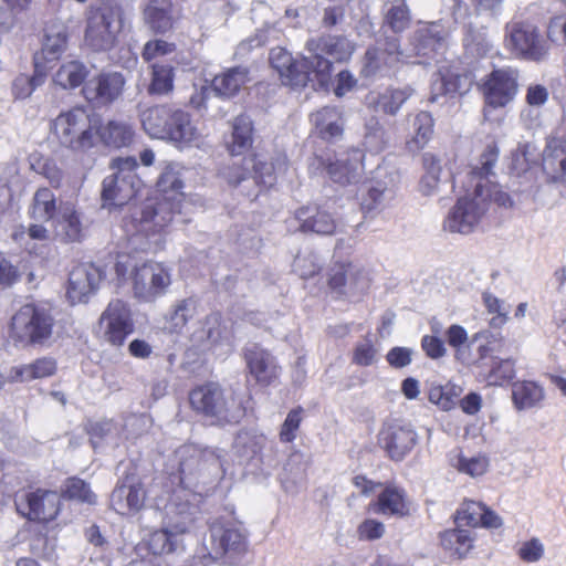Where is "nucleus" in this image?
I'll list each match as a JSON object with an SVG mask.
<instances>
[{
  "label": "nucleus",
  "mask_w": 566,
  "mask_h": 566,
  "mask_svg": "<svg viewBox=\"0 0 566 566\" xmlns=\"http://www.w3.org/2000/svg\"><path fill=\"white\" fill-rule=\"evenodd\" d=\"M499 148L495 143L489 144L481 154L479 164L472 169L471 179L474 182L472 191L460 197L448 213L443 228L453 233H471L485 216L490 203L511 207L512 200L501 186L492 182L489 176L499 158Z\"/></svg>",
  "instance_id": "nucleus-1"
},
{
  "label": "nucleus",
  "mask_w": 566,
  "mask_h": 566,
  "mask_svg": "<svg viewBox=\"0 0 566 566\" xmlns=\"http://www.w3.org/2000/svg\"><path fill=\"white\" fill-rule=\"evenodd\" d=\"M200 494L185 489L175 490L167 505V525L153 532L148 548L154 555L172 553L181 545V535L195 528L200 513Z\"/></svg>",
  "instance_id": "nucleus-2"
},
{
  "label": "nucleus",
  "mask_w": 566,
  "mask_h": 566,
  "mask_svg": "<svg viewBox=\"0 0 566 566\" xmlns=\"http://www.w3.org/2000/svg\"><path fill=\"white\" fill-rule=\"evenodd\" d=\"M178 210L179 202L168 197L145 203L124 223L130 243L142 251L160 250L165 242V229Z\"/></svg>",
  "instance_id": "nucleus-3"
},
{
  "label": "nucleus",
  "mask_w": 566,
  "mask_h": 566,
  "mask_svg": "<svg viewBox=\"0 0 566 566\" xmlns=\"http://www.w3.org/2000/svg\"><path fill=\"white\" fill-rule=\"evenodd\" d=\"M192 409L213 423L238 422L244 416V407L232 389L217 382H207L190 391Z\"/></svg>",
  "instance_id": "nucleus-4"
},
{
  "label": "nucleus",
  "mask_w": 566,
  "mask_h": 566,
  "mask_svg": "<svg viewBox=\"0 0 566 566\" xmlns=\"http://www.w3.org/2000/svg\"><path fill=\"white\" fill-rule=\"evenodd\" d=\"M113 174L102 184L103 207H119L136 197L143 181L136 174L138 167L135 157H117L109 164Z\"/></svg>",
  "instance_id": "nucleus-5"
},
{
  "label": "nucleus",
  "mask_w": 566,
  "mask_h": 566,
  "mask_svg": "<svg viewBox=\"0 0 566 566\" xmlns=\"http://www.w3.org/2000/svg\"><path fill=\"white\" fill-rule=\"evenodd\" d=\"M54 318L50 312L34 304H27L12 316L10 338L22 346L44 345L53 335Z\"/></svg>",
  "instance_id": "nucleus-6"
},
{
  "label": "nucleus",
  "mask_w": 566,
  "mask_h": 566,
  "mask_svg": "<svg viewBox=\"0 0 566 566\" xmlns=\"http://www.w3.org/2000/svg\"><path fill=\"white\" fill-rule=\"evenodd\" d=\"M54 139L71 150H85L94 146L95 129L86 111L74 107L60 113L50 125Z\"/></svg>",
  "instance_id": "nucleus-7"
},
{
  "label": "nucleus",
  "mask_w": 566,
  "mask_h": 566,
  "mask_svg": "<svg viewBox=\"0 0 566 566\" xmlns=\"http://www.w3.org/2000/svg\"><path fill=\"white\" fill-rule=\"evenodd\" d=\"M306 50L310 53L311 62H313L315 80L324 84L332 71L331 60L347 61L354 53L355 45L344 35L327 34L307 40Z\"/></svg>",
  "instance_id": "nucleus-8"
},
{
  "label": "nucleus",
  "mask_w": 566,
  "mask_h": 566,
  "mask_svg": "<svg viewBox=\"0 0 566 566\" xmlns=\"http://www.w3.org/2000/svg\"><path fill=\"white\" fill-rule=\"evenodd\" d=\"M505 45L515 57L531 62L546 61L551 52V44L539 29L524 21L506 25Z\"/></svg>",
  "instance_id": "nucleus-9"
},
{
  "label": "nucleus",
  "mask_w": 566,
  "mask_h": 566,
  "mask_svg": "<svg viewBox=\"0 0 566 566\" xmlns=\"http://www.w3.org/2000/svg\"><path fill=\"white\" fill-rule=\"evenodd\" d=\"M122 29V9L117 6L103 4L88 17L85 41L95 51H108L118 42Z\"/></svg>",
  "instance_id": "nucleus-10"
},
{
  "label": "nucleus",
  "mask_w": 566,
  "mask_h": 566,
  "mask_svg": "<svg viewBox=\"0 0 566 566\" xmlns=\"http://www.w3.org/2000/svg\"><path fill=\"white\" fill-rule=\"evenodd\" d=\"M520 71L517 67L505 65L494 69L481 84L484 97V116L489 108L505 107L514 101L518 93Z\"/></svg>",
  "instance_id": "nucleus-11"
},
{
  "label": "nucleus",
  "mask_w": 566,
  "mask_h": 566,
  "mask_svg": "<svg viewBox=\"0 0 566 566\" xmlns=\"http://www.w3.org/2000/svg\"><path fill=\"white\" fill-rule=\"evenodd\" d=\"M175 457L178 461L179 481L182 484L177 490L185 489L192 492L189 488L202 471L223 469L221 455L216 450H201L193 444H185L175 451Z\"/></svg>",
  "instance_id": "nucleus-12"
},
{
  "label": "nucleus",
  "mask_w": 566,
  "mask_h": 566,
  "mask_svg": "<svg viewBox=\"0 0 566 566\" xmlns=\"http://www.w3.org/2000/svg\"><path fill=\"white\" fill-rule=\"evenodd\" d=\"M98 329L106 343L122 346L135 329L129 305L122 300L111 301L99 316Z\"/></svg>",
  "instance_id": "nucleus-13"
},
{
  "label": "nucleus",
  "mask_w": 566,
  "mask_h": 566,
  "mask_svg": "<svg viewBox=\"0 0 566 566\" xmlns=\"http://www.w3.org/2000/svg\"><path fill=\"white\" fill-rule=\"evenodd\" d=\"M379 442L387 455L399 462L413 450L418 443V434L409 422L395 419L384 424Z\"/></svg>",
  "instance_id": "nucleus-14"
},
{
  "label": "nucleus",
  "mask_w": 566,
  "mask_h": 566,
  "mask_svg": "<svg viewBox=\"0 0 566 566\" xmlns=\"http://www.w3.org/2000/svg\"><path fill=\"white\" fill-rule=\"evenodd\" d=\"M170 283V273L161 263L147 262L133 270L134 293L140 300H155L166 292Z\"/></svg>",
  "instance_id": "nucleus-15"
},
{
  "label": "nucleus",
  "mask_w": 566,
  "mask_h": 566,
  "mask_svg": "<svg viewBox=\"0 0 566 566\" xmlns=\"http://www.w3.org/2000/svg\"><path fill=\"white\" fill-rule=\"evenodd\" d=\"M270 62L287 85L305 86L310 81H316L310 56L294 59L285 49L274 48L270 52Z\"/></svg>",
  "instance_id": "nucleus-16"
},
{
  "label": "nucleus",
  "mask_w": 566,
  "mask_h": 566,
  "mask_svg": "<svg viewBox=\"0 0 566 566\" xmlns=\"http://www.w3.org/2000/svg\"><path fill=\"white\" fill-rule=\"evenodd\" d=\"M284 159H277L276 166L272 161H268L261 155H255L243 159V167L233 165L227 172L229 184L238 186L241 181L251 175L253 181L264 187H271L275 181V174L284 169Z\"/></svg>",
  "instance_id": "nucleus-17"
},
{
  "label": "nucleus",
  "mask_w": 566,
  "mask_h": 566,
  "mask_svg": "<svg viewBox=\"0 0 566 566\" xmlns=\"http://www.w3.org/2000/svg\"><path fill=\"white\" fill-rule=\"evenodd\" d=\"M234 331L229 321L223 319L219 313L208 315L202 328L196 334L198 340H205V349L218 356L228 355L233 348Z\"/></svg>",
  "instance_id": "nucleus-18"
},
{
  "label": "nucleus",
  "mask_w": 566,
  "mask_h": 566,
  "mask_svg": "<svg viewBox=\"0 0 566 566\" xmlns=\"http://www.w3.org/2000/svg\"><path fill=\"white\" fill-rule=\"evenodd\" d=\"M19 513L31 521L49 522L60 511V497L56 492L36 490L20 495L15 500Z\"/></svg>",
  "instance_id": "nucleus-19"
},
{
  "label": "nucleus",
  "mask_w": 566,
  "mask_h": 566,
  "mask_svg": "<svg viewBox=\"0 0 566 566\" xmlns=\"http://www.w3.org/2000/svg\"><path fill=\"white\" fill-rule=\"evenodd\" d=\"M328 283L333 290L343 294L357 295L368 290L369 277L363 268L352 262L335 260Z\"/></svg>",
  "instance_id": "nucleus-20"
},
{
  "label": "nucleus",
  "mask_w": 566,
  "mask_h": 566,
  "mask_svg": "<svg viewBox=\"0 0 566 566\" xmlns=\"http://www.w3.org/2000/svg\"><path fill=\"white\" fill-rule=\"evenodd\" d=\"M124 85L125 78L120 73H102L84 84L83 94L88 102L105 106L122 95Z\"/></svg>",
  "instance_id": "nucleus-21"
},
{
  "label": "nucleus",
  "mask_w": 566,
  "mask_h": 566,
  "mask_svg": "<svg viewBox=\"0 0 566 566\" xmlns=\"http://www.w3.org/2000/svg\"><path fill=\"white\" fill-rule=\"evenodd\" d=\"M249 81L245 67H232L214 76L211 86H202L199 95H193L190 103L196 107L205 105V101L214 92L219 96L230 97L237 94Z\"/></svg>",
  "instance_id": "nucleus-22"
},
{
  "label": "nucleus",
  "mask_w": 566,
  "mask_h": 566,
  "mask_svg": "<svg viewBox=\"0 0 566 566\" xmlns=\"http://www.w3.org/2000/svg\"><path fill=\"white\" fill-rule=\"evenodd\" d=\"M102 281V272L93 264H81L75 266L69 276V286L66 296L72 304L86 302L88 296L93 294L99 282Z\"/></svg>",
  "instance_id": "nucleus-23"
},
{
  "label": "nucleus",
  "mask_w": 566,
  "mask_h": 566,
  "mask_svg": "<svg viewBox=\"0 0 566 566\" xmlns=\"http://www.w3.org/2000/svg\"><path fill=\"white\" fill-rule=\"evenodd\" d=\"M542 169L547 182L566 186V138L554 137L547 140Z\"/></svg>",
  "instance_id": "nucleus-24"
},
{
  "label": "nucleus",
  "mask_w": 566,
  "mask_h": 566,
  "mask_svg": "<svg viewBox=\"0 0 566 566\" xmlns=\"http://www.w3.org/2000/svg\"><path fill=\"white\" fill-rule=\"evenodd\" d=\"M211 551L216 555L239 554L245 549L241 531L230 522L216 521L210 526Z\"/></svg>",
  "instance_id": "nucleus-25"
},
{
  "label": "nucleus",
  "mask_w": 566,
  "mask_h": 566,
  "mask_svg": "<svg viewBox=\"0 0 566 566\" xmlns=\"http://www.w3.org/2000/svg\"><path fill=\"white\" fill-rule=\"evenodd\" d=\"M295 219L300 230L304 233L317 235H333L338 232V222L327 210L316 207H302L295 211Z\"/></svg>",
  "instance_id": "nucleus-26"
},
{
  "label": "nucleus",
  "mask_w": 566,
  "mask_h": 566,
  "mask_svg": "<svg viewBox=\"0 0 566 566\" xmlns=\"http://www.w3.org/2000/svg\"><path fill=\"white\" fill-rule=\"evenodd\" d=\"M369 510L385 516L405 517L411 512V502L402 488L387 485L369 504Z\"/></svg>",
  "instance_id": "nucleus-27"
},
{
  "label": "nucleus",
  "mask_w": 566,
  "mask_h": 566,
  "mask_svg": "<svg viewBox=\"0 0 566 566\" xmlns=\"http://www.w3.org/2000/svg\"><path fill=\"white\" fill-rule=\"evenodd\" d=\"M202 137L198 122H195L189 113L174 108L166 139L180 146H199Z\"/></svg>",
  "instance_id": "nucleus-28"
},
{
  "label": "nucleus",
  "mask_w": 566,
  "mask_h": 566,
  "mask_svg": "<svg viewBox=\"0 0 566 566\" xmlns=\"http://www.w3.org/2000/svg\"><path fill=\"white\" fill-rule=\"evenodd\" d=\"M146 499V493L139 482L126 479L118 484L111 495V505L118 514L128 515L138 512Z\"/></svg>",
  "instance_id": "nucleus-29"
},
{
  "label": "nucleus",
  "mask_w": 566,
  "mask_h": 566,
  "mask_svg": "<svg viewBox=\"0 0 566 566\" xmlns=\"http://www.w3.org/2000/svg\"><path fill=\"white\" fill-rule=\"evenodd\" d=\"M415 55L434 59L444 52L447 35L442 27L429 24L418 29L412 36Z\"/></svg>",
  "instance_id": "nucleus-30"
},
{
  "label": "nucleus",
  "mask_w": 566,
  "mask_h": 566,
  "mask_svg": "<svg viewBox=\"0 0 566 566\" xmlns=\"http://www.w3.org/2000/svg\"><path fill=\"white\" fill-rule=\"evenodd\" d=\"M244 358L250 375L259 384L269 385L277 377L279 368L274 357L268 350L253 344L245 348Z\"/></svg>",
  "instance_id": "nucleus-31"
},
{
  "label": "nucleus",
  "mask_w": 566,
  "mask_h": 566,
  "mask_svg": "<svg viewBox=\"0 0 566 566\" xmlns=\"http://www.w3.org/2000/svg\"><path fill=\"white\" fill-rule=\"evenodd\" d=\"M364 155L359 149H352L327 166L331 179L339 185L356 182L363 172Z\"/></svg>",
  "instance_id": "nucleus-32"
},
{
  "label": "nucleus",
  "mask_w": 566,
  "mask_h": 566,
  "mask_svg": "<svg viewBox=\"0 0 566 566\" xmlns=\"http://www.w3.org/2000/svg\"><path fill=\"white\" fill-rule=\"evenodd\" d=\"M409 57L400 50L399 40L396 36L385 38L377 42V45L366 52L367 65L373 71L382 66L394 67L399 62Z\"/></svg>",
  "instance_id": "nucleus-33"
},
{
  "label": "nucleus",
  "mask_w": 566,
  "mask_h": 566,
  "mask_svg": "<svg viewBox=\"0 0 566 566\" xmlns=\"http://www.w3.org/2000/svg\"><path fill=\"white\" fill-rule=\"evenodd\" d=\"M174 108L167 105L150 106L139 112L144 130L151 137L166 139Z\"/></svg>",
  "instance_id": "nucleus-34"
},
{
  "label": "nucleus",
  "mask_w": 566,
  "mask_h": 566,
  "mask_svg": "<svg viewBox=\"0 0 566 566\" xmlns=\"http://www.w3.org/2000/svg\"><path fill=\"white\" fill-rule=\"evenodd\" d=\"M55 238L62 242H77L83 238V227L80 214L70 205L60 206V216L54 221Z\"/></svg>",
  "instance_id": "nucleus-35"
},
{
  "label": "nucleus",
  "mask_w": 566,
  "mask_h": 566,
  "mask_svg": "<svg viewBox=\"0 0 566 566\" xmlns=\"http://www.w3.org/2000/svg\"><path fill=\"white\" fill-rule=\"evenodd\" d=\"M101 140L109 147L120 148L129 146L134 139V129L130 124L124 120H108L101 125L95 132Z\"/></svg>",
  "instance_id": "nucleus-36"
},
{
  "label": "nucleus",
  "mask_w": 566,
  "mask_h": 566,
  "mask_svg": "<svg viewBox=\"0 0 566 566\" xmlns=\"http://www.w3.org/2000/svg\"><path fill=\"white\" fill-rule=\"evenodd\" d=\"M56 371V361L50 357L39 358L30 364L14 366L8 376L11 381H31L52 376Z\"/></svg>",
  "instance_id": "nucleus-37"
},
{
  "label": "nucleus",
  "mask_w": 566,
  "mask_h": 566,
  "mask_svg": "<svg viewBox=\"0 0 566 566\" xmlns=\"http://www.w3.org/2000/svg\"><path fill=\"white\" fill-rule=\"evenodd\" d=\"M67 29L62 22H51L44 29L42 54L45 60L53 61L61 56L67 46Z\"/></svg>",
  "instance_id": "nucleus-38"
},
{
  "label": "nucleus",
  "mask_w": 566,
  "mask_h": 566,
  "mask_svg": "<svg viewBox=\"0 0 566 566\" xmlns=\"http://www.w3.org/2000/svg\"><path fill=\"white\" fill-rule=\"evenodd\" d=\"M265 437L255 432L242 430L233 442V453L240 464H245L255 459L262 451Z\"/></svg>",
  "instance_id": "nucleus-39"
},
{
  "label": "nucleus",
  "mask_w": 566,
  "mask_h": 566,
  "mask_svg": "<svg viewBox=\"0 0 566 566\" xmlns=\"http://www.w3.org/2000/svg\"><path fill=\"white\" fill-rule=\"evenodd\" d=\"M312 122L324 139L336 138L343 133V117L336 107H323L312 115Z\"/></svg>",
  "instance_id": "nucleus-40"
},
{
  "label": "nucleus",
  "mask_w": 566,
  "mask_h": 566,
  "mask_svg": "<svg viewBox=\"0 0 566 566\" xmlns=\"http://www.w3.org/2000/svg\"><path fill=\"white\" fill-rule=\"evenodd\" d=\"M512 398L517 410L537 407L545 398L544 389L534 381H516L512 387Z\"/></svg>",
  "instance_id": "nucleus-41"
},
{
  "label": "nucleus",
  "mask_w": 566,
  "mask_h": 566,
  "mask_svg": "<svg viewBox=\"0 0 566 566\" xmlns=\"http://www.w3.org/2000/svg\"><path fill=\"white\" fill-rule=\"evenodd\" d=\"M187 169L178 163H167L158 177L157 188L163 193H172V198L182 195Z\"/></svg>",
  "instance_id": "nucleus-42"
},
{
  "label": "nucleus",
  "mask_w": 566,
  "mask_h": 566,
  "mask_svg": "<svg viewBox=\"0 0 566 566\" xmlns=\"http://www.w3.org/2000/svg\"><path fill=\"white\" fill-rule=\"evenodd\" d=\"M252 120L247 115H239L232 124L231 140L228 142L232 155H241L252 145Z\"/></svg>",
  "instance_id": "nucleus-43"
},
{
  "label": "nucleus",
  "mask_w": 566,
  "mask_h": 566,
  "mask_svg": "<svg viewBox=\"0 0 566 566\" xmlns=\"http://www.w3.org/2000/svg\"><path fill=\"white\" fill-rule=\"evenodd\" d=\"M169 3L153 0L144 10L146 24L156 33H165L172 28V18Z\"/></svg>",
  "instance_id": "nucleus-44"
},
{
  "label": "nucleus",
  "mask_w": 566,
  "mask_h": 566,
  "mask_svg": "<svg viewBox=\"0 0 566 566\" xmlns=\"http://www.w3.org/2000/svg\"><path fill=\"white\" fill-rule=\"evenodd\" d=\"M88 75L84 63L72 60L63 63L54 75V83L62 88H76L83 84Z\"/></svg>",
  "instance_id": "nucleus-45"
},
{
  "label": "nucleus",
  "mask_w": 566,
  "mask_h": 566,
  "mask_svg": "<svg viewBox=\"0 0 566 566\" xmlns=\"http://www.w3.org/2000/svg\"><path fill=\"white\" fill-rule=\"evenodd\" d=\"M433 133V119L430 113L420 112L412 119L411 138L407 142L410 151L422 149Z\"/></svg>",
  "instance_id": "nucleus-46"
},
{
  "label": "nucleus",
  "mask_w": 566,
  "mask_h": 566,
  "mask_svg": "<svg viewBox=\"0 0 566 566\" xmlns=\"http://www.w3.org/2000/svg\"><path fill=\"white\" fill-rule=\"evenodd\" d=\"M56 213V199L49 188H40L33 196L31 218L36 221H49Z\"/></svg>",
  "instance_id": "nucleus-47"
},
{
  "label": "nucleus",
  "mask_w": 566,
  "mask_h": 566,
  "mask_svg": "<svg viewBox=\"0 0 566 566\" xmlns=\"http://www.w3.org/2000/svg\"><path fill=\"white\" fill-rule=\"evenodd\" d=\"M548 90L542 84H531L526 88L525 102L528 108L521 112V118L527 123L528 126L536 124L538 114H533L534 109L539 108L548 101Z\"/></svg>",
  "instance_id": "nucleus-48"
},
{
  "label": "nucleus",
  "mask_w": 566,
  "mask_h": 566,
  "mask_svg": "<svg viewBox=\"0 0 566 566\" xmlns=\"http://www.w3.org/2000/svg\"><path fill=\"white\" fill-rule=\"evenodd\" d=\"M411 14L405 0L394 1L384 13V25L394 33L403 32L409 28Z\"/></svg>",
  "instance_id": "nucleus-49"
},
{
  "label": "nucleus",
  "mask_w": 566,
  "mask_h": 566,
  "mask_svg": "<svg viewBox=\"0 0 566 566\" xmlns=\"http://www.w3.org/2000/svg\"><path fill=\"white\" fill-rule=\"evenodd\" d=\"M441 545L458 557H464L472 548V537L467 530H448L441 534Z\"/></svg>",
  "instance_id": "nucleus-50"
},
{
  "label": "nucleus",
  "mask_w": 566,
  "mask_h": 566,
  "mask_svg": "<svg viewBox=\"0 0 566 566\" xmlns=\"http://www.w3.org/2000/svg\"><path fill=\"white\" fill-rule=\"evenodd\" d=\"M174 90V69L168 64H153L151 81L147 92L150 95H166Z\"/></svg>",
  "instance_id": "nucleus-51"
},
{
  "label": "nucleus",
  "mask_w": 566,
  "mask_h": 566,
  "mask_svg": "<svg viewBox=\"0 0 566 566\" xmlns=\"http://www.w3.org/2000/svg\"><path fill=\"white\" fill-rule=\"evenodd\" d=\"M292 268L301 279L307 280L321 273L323 261L316 252L303 250L295 256Z\"/></svg>",
  "instance_id": "nucleus-52"
},
{
  "label": "nucleus",
  "mask_w": 566,
  "mask_h": 566,
  "mask_svg": "<svg viewBox=\"0 0 566 566\" xmlns=\"http://www.w3.org/2000/svg\"><path fill=\"white\" fill-rule=\"evenodd\" d=\"M196 301L186 298L179 301L169 313L165 328L171 333H179L195 315Z\"/></svg>",
  "instance_id": "nucleus-53"
},
{
  "label": "nucleus",
  "mask_w": 566,
  "mask_h": 566,
  "mask_svg": "<svg viewBox=\"0 0 566 566\" xmlns=\"http://www.w3.org/2000/svg\"><path fill=\"white\" fill-rule=\"evenodd\" d=\"M537 151L533 144H520L512 153L510 169L517 176L525 174L536 163Z\"/></svg>",
  "instance_id": "nucleus-54"
},
{
  "label": "nucleus",
  "mask_w": 566,
  "mask_h": 566,
  "mask_svg": "<svg viewBox=\"0 0 566 566\" xmlns=\"http://www.w3.org/2000/svg\"><path fill=\"white\" fill-rule=\"evenodd\" d=\"M470 87V81L467 76L451 74L446 77H441L439 82L434 84L433 93L430 96V102L434 103L438 101V93L443 92L444 94H463Z\"/></svg>",
  "instance_id": "nucleus-55"
},
{
  "label": "nucleus",
  "mask_w": 566,
  "mask_h": 566,
  "mask_svg": "<svg viewBox=\"0 0 566 566\" xmlns=\"http://www.w3.org/2000/svg\"><path fill=\"white\" fill-rule=\"evenodd\" d=\"M412 92L410 87L387 91L379 96L378 106L384 113L395 115Z\"/></svg>",
  "instance_id": "nucleus-56"
},
{
  "label": "nucleus",
  "mask_w": 566,
  "mask_h": 566,
  "mask_svg": "<svg viewBox=\"0 0 566 566\" xmlns=\"http://www.w3.org/2000/svg\"><path fill=\"white\" fill-rule=\"evenodd\" d=\"M366 133L364 137V146L370 153L381 151L386 144V133L376 118H371L366 123Z\"/></svg>",
  "instance_id": "nucleus-57"
},
{
  "label": "nucleus",
  "mask_w": 566,
  "mask_h": 566,
  "mask_svg": "<svg viewBox=\"0 0 566 566\" xmlns=\"http://www.w3.org/2000/svg\"><path fill=\"white\" fill-rule=\"evenodd\" d=\"M64 495L70 500H76L91 505L96 503V495L92 492L90 485L77 478L66 480Z\"/></svg>",
  "instance_id": "nucleus-58"
},
{
  "label": "nucleus",
  "mask_w": 566,
  "mask_h": 566,
  "mask_svg": "<svg viewBox=\"0 0 566 566\" xmlns=\"http://www.w3.org/2000/svg\"><path fill=\"white\" fill-rule=\"evenodd\" d=\"M484 504L475 501H465L457 511L455 521L459 526L476 527L481 524V514Z\"/></svg>",
  "instance_id": "nucleus-59"
},
{
  "label": "nucleus",
  "mask_w": 566,
  "mask_h": 566,
  "mask_svg": "<svg viewBox=\"0 0 566 566\" xmlns=\"http://www.w3.org/2000/svg\"><path fill=\"white\" fill-rule=\"evenodd\" d=\"M391 197V190L381 182H376L367 189V193L363 197L361 208L371 212L380 208Z\"/></svg>",
  "instance_id": "nucleus-60"
},
{
  "label": "nucleus",
  "mask_w": 566,
  "mask_h": 566,
  "mask_svg": "<svg viewBox=\"0 0 566 566\" xmlns=\"http://www.w3.org/2000/svg\"><path fill=\"white\" fill-rule=\"evenodd\" d=\"M482 298L488 312L495 314L491 318L490 325L493 327H502L507 321V315L510 313L509 306L505 305L502 300L489 292H484Z\"/></svg>",
  "instance_id": "nucleus-61"
},
{
  "label": "nucleus",
  "mask_w": 566,
  "mask_h": 566,
  "mask_svg": "<svg viewBox=\"0 0 566 566\" xmlns=\"http://www.w3.org/2000/svg\"><path fill=\"white\" fill-rule=\"evenodd\" d=\"M44 83V75L35 72L33 76L21 74L15 77L12 84V93L15 98L24 99L29 97L33 91Z\"/></svg>",
  "instance_id": "nucleus-62"
},
{
  "label": "nucleus",
  "mask_w": 566,
  "mask_h": 566,
  "mask_svg": "<svg viewBox=\"0 0 566 566\" xmlns=\"http://www.w3.org/2000/svg\"><path fill=\"white\" fill-rule=\"evenodd\" d=\"M464 46L469 54L476 57L488 55L493 45L484 32H469L464 38Z\"/></svg>",
  "instance_id": "nucleus-63"
},
{
  "label": "nucleus",
  "mask_w": 566,
  "mask_h": 566,
  "mask_svg": "<svg viewBox=\"0 0 566 566\" xmlns=\"http://www.w3.org/2000/svg\"><path fill=\"white\" fill-rule=\"evenodd\" d=\"M458 394L450 386H432L429 390L430 402L442 410H451L457 405Z\"/></svg>",
  "instance_id": "nucleus-64"
}]
</instances>
